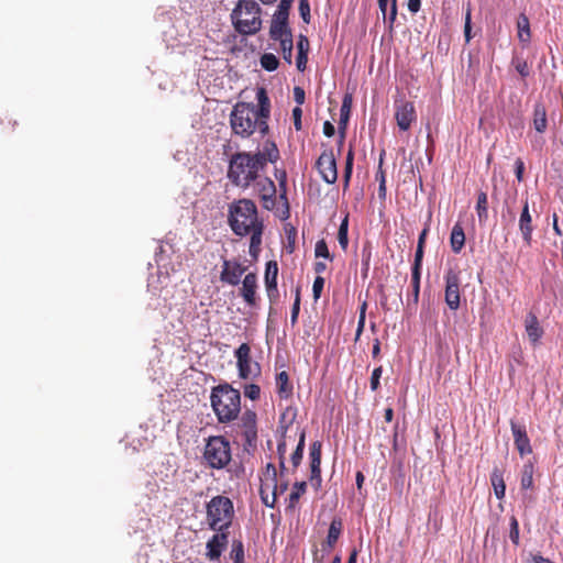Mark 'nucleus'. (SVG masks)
<instances>
[{"instance_id": "obj_1", "label": "nucleus", "mask_w": 563, "mask_h": 563, "mask_svg": "<svg viewBox=\"0 0 563 563\" xmlns=\"http://www.w3.org/2000/svg\"><path fill=\"white\" fill-rule=\"evenodd\" d=\"M265 170L262 155L252 152H236L231 155L227 177L232 185L249 188Z\"/></svg>"}, {"instance_id": "obj_2", "label": "nucleus", "mask_w": 563, "mask_h": 563, "mask_svg": "<svg viewBox=\"0 0 563 563\" xmlns=\"http://www.w3.org/2000/svg\"><path fill=\"white\" fill-rule=\"evenodd\" d=\"M210 404L218 421L229 423L241 412V394L228 383L219 384L211 388Z\"/></svg>"}, {"instance_id": "obj_3", "label": "nucleus", "mask_w": 563, "mask_h": 563, "mask_svg": "<svg viewBox=\"0 0 563 563\" xmlns=\"http://www.w3.org/2000/svg\"><path fill=\"white\" fill-rule=\"evenodd\" d=\"M263 223L255 202L247 198L234 200L228 208V224L238 236H246L251 228Z\"/></svg>"}, {"instance_id": "obj_4", "label": "nucleus", "mask_w": 563, "mask_h": 563, "mask_svg": "<svg viewBox=\"0 0 563 563\" xmlns=\"http://www.w3.org/2000/svg\"><path fill=\"white\" fill-rule=\"evenodd\" d=\"M262 9L255 0H239L232 10L234 29L242 35H254L262 29Z\"/></svg>"}, {"instance_id": "obj_5", "label": "nucleus", "mask_w": 563, "mask_h": 563, "mask_svg": "<svg viewBox=\"0 0 563 563\" xmlns=\"http://www.w3.org/2000/svg\"><path fill=\"white\" fill-rule=\"evenodd\" d=\"M254 112V103L245 101L236 102L229 118L232 134L242 139H249L256 130L260 131V119Z\"/></svg>"}, {"instance_id": "obj_6", "label": "nucleus", "mask_w": 563, "mask_h": 563, "mask_svg": "<svg viewBox=\"0 0 563 563\" xmlns=\"http://www.w3.org/2000/svg\"><path fill=\"white\" fill-rule=\"evenodd\" d=\"M207 522L210 530H229L234 517L232 500L222 495L214 496L206 506Z\"/></svg>"}, {"instance_id": "obj_7", "label": "nucleus", "mask_w": 563, "mask_h": 563, "mask_svg": "<svg viewBox=\"0 0 563 563\" xmlns=\"http://www.w3.org/2000/svg\"><path fill=\"white\" fill-rule=\"evenodd\" d=\"M209 467L222 470L231 462V445L223 435L209 437L203 451Z\"/></svg>"}, {"instance_id": "obj_8", "label": "nucleus", "mask_w": 563, "mask_h": 563, "mask_svg": "<svg viewBox=\"0 0 563 563\" xmlns=\"http://www.w3.org/2000/svg\"><path fill=\"white\" fill-rule=\"evenodd\" d=\"M445 280V290H444V300L448 307L455 311L460 308L461 305V295H460V276L459 273L453 271L452 268L448 269L444 275Z\"/></svg>"}, {"instance_id": "obj_9", "label": "nucleus", "mask_w": 563, "mask_h": 563, "mask_svg": "<svg viewBox=\"0 0 563 563\" xmlns=\"http://www.w3.org/2000/svg\"><path fill=\"white\" fill-rule=\"evenodd\" d=\"M257 106H255V115L260 119V133L265 136L269 132L268 119L271 117V100L266 88L256 89Z\"/></svg>"}, {"instance_id": "obj_10", "label": "nucleus", "mask_w": 563, "mask_h": 563, "mask_svg": "<svg viewBox=\"0 0 563 563\" xmlns=\"http://www.w3.org/2000/svg\"><path fill=\"white\" fill-rule=\"evenodd\" d=\"M316 167L321 175V178L330 185H333L338 179V169L335 156L330 151H323L316 162Z\"/></svg>"}, {"instance_id": "obj_11", "label": "nucleus", "mask_w": 563, "mask_h": 563, "mask_svg": "<svg viewBox=\"0 0 563 563\" xmlns=\"http://www.w3.org/2000/svg\"><path fill=\"white\" fill-rule=\"evenodd\" d=\"M216 533L206 543V558L216 562L219 561L229 543V530H213Z\"/></svg>"}, {"instance_id": "obj_12", "label": "nucleus", "mask_w": 563, "mask_h": 563, "mask_svg": "<svg viewBox=\"0 0 563 563\" xmlns=\"http://www.w3.org/2000/svg\"><path fill=\"white\" fill-rule=\"evenodd\" d=\"M243 429L244 446L255 448L257 443V416L252 409H246L240 419Z\"/></svg>"}, {"instance_id": "obj_13", "label": "nucleus", "mask_w": 563, "mask_h": 563, "mask_svg": "<svg viewBox=\"0 0 563 563\" xmlns=\"http://www.w3.org/2000/svg\"><path fill=\"white\" fill-rule=\"evenodd\" d=\"M395 109V119L398 128L401 131H408L411 123L417 119L413 103L410 101H396Z\"/></svg>"}, {"instance_id": "obj_14", "label": "nucleus", "mask_w": 563, "mask_h": 563, "mask_svg": "<svg viewBox=\"0 0 563 563\" xmlns=\"http://www.w3.org/2000/svg\"><path fill=\"white\" fill-rule=\"evenodd\" d=\"M245 271L246 267L242 266L238 261L223 260L220 280L231 286H238Z\"/></svg>"}, {"instance_id": "obj_15", "label": "nucleus", "mask_w": 563, "mask_h": 563, "mask_svg": "<svg viewBox=\"0 0 563 563\" xmlns=\"http://www.w3.org/2000/svg\"><path fill=\"white\" fill-rule=\"evenodd\" d=\"M519 232L522 236V240L527 246H531L532 243V233L534 230V227L532 224V217L529 210V203L528 199L523 201L522 210L520 212L519 217Z\"/></svg>"}, {"instance_id": "obj_16", "label": "nucleus", "mask_w": 563, "mask_h": 563, "mask_svg": "<svg viewBox=\"0 0 563 563\" xmlns=\"http://www.w3.org/2000/svg\"><path fill=\"white\" fill-rule=\"evenodd\" d=\"M269 37L276 42L292 37L289 19L273 14L269 27Z\"/></svg>"}, {"instance_id": "obj_17", "label": "nucleus", "mask_w": 563, "mask_h": 563, "mask_svg": "<svg viewBox=\"0 0 563 563\" xmlns=\"http://www.w3.org/2000/svg\"><path fill=\"white\" fill-rule=\"evenodd\" d=\"M256 289H257V276L255 273H249L245 275L244 279L242 280V288H241V296L243 300L246 302L250 307H255L257 297H256Z\"/></svg>"}, {"instance_id": "obj_18", "label": "nucleus", "mask_w": 563, "mask_h": 563, "mask_svg": "<svg viewBox=\"0 0 563 563\" xmlns=\"http://www.w3.org/2000/svg\"><path fill=\"white\" fill-rule=\"evenodd\" d=\"M343 529L342 519L339 517H334L330 523L328 536L325 540L321 543L322 551L328 554L334 548L338 542Z\"/></svg>"}, {"instance_id": "obj_19", "label": "nucleus", "mask_w": 563, "mask_h": 563, "mask_svg": "<svg viewBox=\"0 0 563 563\" xmlns=\"http://www.w3.org/2000/svg\"><path fill=\"white\" fill-rule=\"evenodd\" d=\"M511 432L514 435L516 448L521 455L529 454L532 452L530 440L527 435L526 428L511 421Z\"/></svg>"}, {"instance_id": "obj_20", "label": "nucleus", "mask_w": 563, "mask_h": 563, "mask_svg": "<svg viewBox=\"0 0 563 563\" xmlns=\"http://www.w3.org/2000/svg\"><path fill=\"white\" fill-rule=\"evenodd\" d=\"M352 107V96L350 93H345L342 100V106L340 110V121H339V131H340V140L339 147L343 145L344 142V133L350 119V112Z\"/></svg>"}, {"instance_id": "obj_21", "label": "nucleus", "mask_w": 563, "mask_h": 563, "mask_svg": "<svg viewBox=\"0 0 563 563\" xmlns=\"http://www.w3.org/2000/svg\"><path fill=\"white\" fill-rule=\"evenodd\" d=\"M525 328L530 342L536 345L543 335V329L540 327L539 320L532 312L528 313L525 320Z\"/></svg>"}, {"instance_id": "obj_22", "label": "nucleus", "mask_w": 563, "mask_h": 563, "mask_svg": "<svg viewBox=\"0 0 563 563\" xmlns=\"http://www.w3.org/2000/svg\"><path fill=\"white\" fill-rule=\"evenodd\" d=\"M451 249L459 254L465 244V233L462 225L457 222L453 225L450 236Z\"/></svg>"}, {"instance_id": "obj_23", "label": "nucleus", "mask_w": 563, "mask_h": 563, "mask_svg": "<svg viewBox=\"0 0 563 563\" xmlns=\"http://www.w3.org/2000/svg\"><path fill=\"white\" fill-rule=\"evenodd\" d=\"M256 154L262 155L264 159V167H267L268 163H276L279 158V151L275 142L267 140L264 143L263 150L255 152Z\"/></svg>"}, {"instance_id": "obj_24", "label": "nucleus", "mask_w": 563, "mask_h": 563, "mask_svg": "<svg viewBox=\"0 0 563 563\" xmlns=\"http://www.w3.org/2000/svg\"><path fill=\"white\" fill-rule=\"evenodd\" d=\"M533 126L539 133H543L548 126L547 110L545 107L537 102L533 109Z\"/></svg>"}, {"instance_id": "obj_25", "label": "nucleus", "mask_w": 563, "mask_h": 563, "mask_svg": "<svg viewBox=\"0 0 563 563\" xmlns=\"http://www.w3.org/2000/svg\"><path fill=\"white\" fill-rule=\"evenodd\" d=\"M490 483L494 487V493L497 499L501 500L506 494V484L504 481L503 472L498 467H494L490 474Z\"/></svg>"}, {"instance_id": "obj_26", "label": "nucleus", "mask_w": 563, "mask_h": 563, "mask_svg": "<svg viewBox=\"0 0 563 563\" xmlns=\"http://www.w3.org/2000/svg\"><path fill=\"white\" fill-rule=\"evenodd\" d=\"M518 38L520 43L528 44L531 38L530 22L525 13H520L517 20Z\"/></svg>"}, {"instance_id": "obj_27", "label": "nucleus", "mask_w": 563, "mask_h": 563, "mask_svg": "<svg viewBox=\"0 0 563 563\" xmlns=\"http://www.w3.org/2000/svg\"><path fill=\"white\" fill-rule=\"evenodd\" d=\"M269 489H271V485L268 483H262L261 489H260V495H261L262 503L266 507L274 508L276 498H277V483H275V485H273L271 494L268 493Z\"/></svg>"}, {"instance_id": "obj_28", "label": "nucleus", "mask_w": 563, "mask_h": 563, "mask_svg": "<svg viewBox=\"0 0 563 563\" xmlns=\"http://www.w3.org/2000/svg\"><path fill=\"white\" fill-rule=\"evenodd\" d=\"M307 490V483L301 481V482H296L294 485H292V490L288 497V505H287V510H294L301 497V495H303Z\"/></svg>"}, {"instance_id": "obj_29", "label": "nucleus", "mask_w": 563, "mask_h": 563, "mask_svg": "<svg viewBox=\"0 0 563 563\" xmlns=\"http://www.w3.org/2000/svg\"><path fill=\"white\" fill-rule=\"evenodd\" d=\"M475 209H476V213H477L479 223L481 224L485 223L488 219V201H487L486 192H484V191L478 192Z\"/></svg>"}, {"instance_id": "obj_30", "label": "nucleus", "mask_w": 563, "mask_h": 563, "mask_svg": "<svg viewBox=\"0 0 563 563\" xmlns=\"http://www.w3.org/2000/svg\"><path fill=\"white\" fill-rule=\"evenodd\" d=\"M278 278V264L276 261H268L265 264L264 284L265 287L276 286Z\"/></svg>"}, {"instance_id": "obj_31", "label": "nucleus", "mask_w": 563, "mask_h": 563, "mask_svg": "<svg viewBox=\"0 0 563 563\" xmlns=\"http://www.w3.org/2000/svg\"><path fill=\"white\" fill-rule=\"evenodd\" d=\"M277 391L282 397H288L292 391L287 372L283 371L276 375Z\"/></svg>"}, {"instance_id": "obj_32", "label": "nucleus", "mask_w": 563, "mask_h": 563, "mask_svg": "<svg viewBox=\"0 0 563 563\" xmlns=\"http://www.w3.org/2000/svg\"><path fill=\"white\" fill-rule=\"evenodd\" d=\"M321 441H313L310 445L309 457H310V468H313V473H317V467H321Z\"/></svg>"}, {"instance_id": "obj_33", "label": "nucleus", "mask_w": 563, "mask_h": 563, "mask_svg": "<svg viewBox=\"0 0 563 563\" xmlns=\"http://www.w3.org/2000/svg\"><path fill=\"white\" fill-rule=\"evenodd\" d=\"M230 559L233 563H244L245 552L244 544L241 539H233L231 543Z\"/></svg>"}, {"instance_id": "obj_34", "label": "nucleus", "mask_w": 563, "mask_h": 563, "mask_svg": "<svg viewBox=\"0 0 563 563\" xmlns=\"http://www.w3.org/2000/svg\"><path fill=\"white\" fill-rule=\"evenodd\" d=\"M520 486L522 489L533 487V464L531 461H528L522 466Z\"/></svg>"}, {"instance_id": "obj_35", "label": "nucleus", "mask_w": 563, "mask_h": 563, "mask_svg": "<svg viewBox=\"0 0 563 563\" xmlns=\"http://www.w3.org/2000/svg\"><path fill=\"white\" fill-rule=\"evenodd\" d=\"M260 63L266 71H274L279 66V59L273 53H264L260 58Z\"/></svg>"}, {"instance_id": "obj_36", "label": "nucleus", "mask_w": 563, "mask_h": 563, "mask_svg": "<svg viewBox=\"0 0 563 563\" xmlns=\"http://www.w3.org/2000/svg\"><path fill=\"white\" fill-rule=\"evenodd\" d=\"M254 184L257 186L260 196L277 192L274 181L268 177H260Z\"/></svg>"}, {"instance_id": "obj_37", "label": "nucleus", "mask_w": 563, "mask_h": 563, "mask_svg": "<svg viewBox=\"0 0 563 563\" xmlns=\"http://www.w3.org/2000/svg\"><path fill=\"white\" fill-rule=\"evenodd\" d=\"M264 232V222L256 225L255 228L250 229L249 235L250 238V246L252 249H257L262 244V236Z\"/></svg>"}, {"instance_id": "obj_38", "label": "nucleus", "mask_w": 563, "mask_h": 563, "mask_svg": "<svg viewBox=\"0 0 563 563\" xmlns=\"http://www.w3.org/2000/svg\"><path fill=\"white\" fill-rule=\"evenodd\" d=\"M349 219L347 217H345L340 227H339V231H338V241H339V244L340 246L345 250L349 245Z\"/></svg>"}, {"instance_id": "obj_39", "label": "nucleus", "mask_w": 563, "mask_h": 563, "mask_svg": "<svg viewBox=\"0 0 563 563\" xmlns=\"http://www.w3.org/2000/svg\"><path fill=\"white\" fill-rule=\"evenodd\" d=\"M278 42L280 44V49H282V53H283V58L285 59V62L287 64L290 65L292 63L294 38L292 37L285 38V40L278 41Z\"/></svg>"}, {"instance_id": "obj_40", "label": "nucleus", "mask_w": 563, "mask_h": 563, "mask_svg": "<svg viewBox=\"0 0 563 563\" xmlns=\"http://www.w3.org/2000/svg\"><path fill=\"white\" fill-rule=\"evenodd\" d=\"M353 163H354V154H353V151L350 150L346 155L344 174H343L344 189L349 187L350 179H351V176L353 173Z\"/></svg>"}, {"instance_id": "obj_41", "label": "nucleus", "mask_w": 563, "mask_h": 563, "mask_svg": "<svg viewBox=\"0 0 563 563\" xmlns=\"http://www.w3.org/2000/svg\"><path fill=\"white\" fill-rule=\"evenodd\" d=\"M300 312V288L297 287L295 291V300L291 307V314H290V323L291 325H295L298 321V316Z\"/></svg>"}, {"instance_id": "obj_42", "label": "nucleus", "mask_w": 563, "mask_h": 563, "mask_svg": "<svg viewBox=\"0 0 563 563\" xmlns=\"http://www.w3.org/2000/svg\"><path fill=\"white\" fill-rule=\"evenodd\" d=\"M314 255L316 257H323L330 261L333 260V255L330 254L327 242L324 240H319L316 243Z\"/></svg>"}, {"instance_id": "obj_43", "label": "nucleus", "mask_w": 563, "mask_h": 563, "mask_svg": "<svg viewBox=\"0 0 563 563\" xmlns=\"http://www.w3.org/2000/svg\"><path fill=\"white\" fill-rule=\"evenodd\" d=\"M509 526H510L509 539L511 540V542L515 545H518L519 544V540H520V537H519V522H518V520H517V518L515 516L510 517Z\"/></svg>"}, {"instance_id": "obj_44", "label": "nucleus", "mask_w": 563, "mask_h": 563, "mask_svg": "<svg viewBox=\"0 0 563 563\" xmlns=\"http://www.w3.org/2000/svg\"><path fill=\"white\" fill-rule=\"evenodd\" d=\"M250 353H251V349H250V345L247 343H242L235 351H234V356L236 358V362H245V361H250L251 357H250Z\"/></svg>"}, {"instance_id": "obj_45", "label": "nucleus", "mask_w": 563, "mask_h": 563, "mask_svg": "<svg viewBox=\"0 0 563 563\" xmlns=\"http://www.w3.org/2000/svg\"><path fill=\"white\" fill-rule=\"evenodd\" d=\"M298 10L302 21L307 24L310 23L311 14L309 0H299Z\"/></svg>"}, {"instance_id": "obj_46", "label": "nucleus", "mask_w": 563, "mask_h": 563, "mask_svg": "<svg viewBox=\"0 0 563 563\" xmlns=\"http://www.w3.org/2000/svg\"><path fill=\"white\" fill-rule=\"evenodd\" d=\"M261 395V388L256 384H247L244 386V396L251 400H257Z\"/></svg>"}, {"instance_id": "obj_47", "label": "nucleus", "mask_w": 563, "mask_h": 563, "mask_svg": "<svg viewBox=\"0 0 563 563\" xmlns=\"http://www.w3.org/2000/svg\"><path fill=\"white\" fill-rule=\"evenodd\" d=\"M291 5H292V3L287 2L286 0H280L277 5V9L274 12V15L289 19V12H290Z\"/></svg>"}, {"instance_id": "obj_48", "label": "nucleus", "mask_w": 563, "mask_h": 563, "mask_svg": "<svg viewBox=\"0 0 563 563\" xmlns=\"http://www.w3.org/2000/svg\"><path fill=\"white\" fill-rule=\"evenodd\" d=\"M239 377L242 379H247L251 376V360L245 362H236Z\"/></svg>"}, {"instance_id": "obj_49", "label": "nucleus", "mask_w": 563, "mask_h": 563, "mask_svg": "<svg viewBox=\"0 0 563 563\" xmlns=\"http://www.w3.org/2000/svg\"><path fill=\"white\" fill-rule=\"evenodd\" d=\"M397 18V0H391L389 13L386 12V20L384 22L388 24L389 30H393L394 22Z\"/></svg>"}, {"instance_id": "obj_50", "label": "nucleus", "mask_w": 563, "mask_h": 563, "mask_svg": "<svg viewBox=\"0 0 563 563\" xmlns=\"http://www.w3.org/2000/svg\"><path fill=\"white\" fill-rule=\"evenodd\" d=\"M323 287H324V278L321 276H317L312 284V295H313V299L316 301L320 298Z\"/></svg>"}, {"instance_id": "obj_51", "label": "nucleus", "mask_w": 563, "mask_h": 563, "mask_svg": "<svg viewBox=\"0 0 563 563\" xmlns=\"http://www.w3.org/2000/svg\"><path fill=\"white\" fill-rule=\"evenodd\" d=\"M382 374H383V367L379 366V367H376L373 369L372 372V375H371V389L373 391H376L380 385V377H382Z\"/></svg>"}, {"instance_id": "obj_52", "label": "nucleus", "mask_w": 563, "mask_h": 563, "mask_svg": "<svg viewBox=\"0 0 563 563\" xmlns=\"http://www.w3.org/2000/svg\"><path fill=\"white\" fill-rule=\"evenodd\" d=\"M260 198L263 202L264 209H266L268 211L274 210V208L276 206V194L262 195V196H260Z\"/></svg>"}, {"instance_id": "obj_53", "label": "nucleus", "mask_w": 563, "mask_h": 563, "mask_svg": "<svg viewBox=\"0 0 563 563\" xmlns=\"http://www.w3.org/2000/svg\"><path fill=\"white\" fill-rule=\"evenodd\" d=\"M421 268L418 266L411 267V287L416 288V291H420Z\"/></svg>"}, {"instance_id": "obj_54", "label": "nucleus", "mask_w": 563, "mask_h": 563, "mask_svg": "<svg viewBox=\"0 0 563 563\" xmlns=\"http://www.w3.org/2000/svg\"><path fill=\"white\" fill-rule=\"evenodd\" d=\"M366 307H367V305L364 301L360 308V317H358L357 329H356V338H358L361 335V333L363 332L364 327H365Z\"/></svg>"}, {"instance_id": "obj_55", "label": "nucleus", "mask_w": 563, "mask_h": 563, "mask_svg": "<svg viewBox=\"0 0 563 563\" xmlns=\"http://www.w3.org/2000/svg\"><path fill=\"white\" fill-rule=\"evenodd\" d=\"M419 294L420 291H416V288H412L411 294L408 295L407 298V310L411 311L416 309L419 301Z\"/></svg>"}, {"instance_id": "obj_56", "label": "nucleus", "mask_w": 563, "mask_h": 563, "mask_svg": "<svg viewBox=\"0 0 563 563\" xmlns=\"http://www.w3.org/2000/svg\"><path fill=\"white\" fill-rule=\"evenodd\" d=\"M297 51H298V53H302V54H308L309 53V40L303 34H300L298 36Z\"/></svg>"}, {"instance_id": "obj_57", "label": "nucleus", "mask_w": 563, "mask_h": 563, "mask_svg": "<svg viewBox=\"0 0 563 563\" xmlns=\"http://www.w3.org/2000/svg\"><path fill=\"white\" fill-rule=\"evenodd\" d=\"M265 288H266L267 298H268L271 305L276 303L278 301V299H279V290H278L277 285L276 286H268V287H265Z\"/></svg>"}, {"instance_id": "obj_58", "label": "nucleus", "mask_w": 563, "mask_h": 563, "mask_svg": "<svg viewBox=\"0 0 563 563\" xmlns=\"http://www.w3.org/2000/svg\"><path fill=\"white\" fill-rule=\"evenodd\" d=\"M310 483L316 488L319 489L321 487L322 478H321V467H317V473H313V468H310Z\"/></svg>"}, {"instance_id": "obj_59", "label": "nucleus", "mask_w": 563, "mask_h": 563, "mask_svg": "<svg viewBox=\"0 0 563 563\" xmlns=\"http://www.w3.org/2000/svg\"><path fill=\"white\" fill-rule=\"evenodd\" d=\"M301 117H302V110L300 107H295L292 109V120H294V126L297 131H300L302 128L301 124Z\"/></svg>"}, {"instance_id": "obj_60", "label": "nucleus", "mask_w": 563, "mask_h": 563, "mask_svg": "<svg viewBox=\"0 0 563 563\" xmlns=\"http://www.w3.org/2000/svg\"><path fill=\"white\" fill-rule=\"evenodd\" d=\"M525 163L521 158H517L515 162V175L519 183L523 180Z\"/></svg>"}, {"instance_id": "obj_61", "label": "nucleus", "mask_w": 563, "mask_h": 563, "mask_svg": "<svg viewBox=\"0 0 563 563\" xmlns=\"http://www.w3.org/2000/svg\"><path fill=\"white\" fill-rule=\"evenodd\" d=\"M472 22H471V11L468 10L465 16V23H464V36L466 43H468L472 38Z\"/></svg>"}, {"instance_id": "obj_62", "label": "nucleus", "mask_w": 563, "mask_h": 563, "mask_svg": "<svg viewBox=\"0 0 563 563\" xmlns=\"http://www.w3.org/2000/svg\"><path fill=\"white\" fill-rule=\"evenodd\" d=\"M306 92L303 88L296 86L294 88V99L297 103V107H300L305 102Z\"/></svg>"}, {"instance_id": "obj_63", "label": "nucleus", "mask_w": 563, "mask_h": 563, "mask_svg": "<svg viewBox=\"0 0 563 563\" xmlns=\"http://www.w3.org/2000/svg\"><path fill=\"white\" fill-rule=\"evenodd\" d=\"M307 62L308 54L297 53L296 66L299 71H303L306 69Z\"/></svg>"}, {"instance_id": "obj_64", "label": "nucleus", "mask_w": 563, "mask_h": 563, "mask_svg": "<svg viewBox=\"0 0 563 563\" xmlns=\"http://www.w3.org/2000/svg\"><path fill=\"white\" fill-rule=\"evenodd\" d=\"M516 70L520 74L521 77H528L530 71H529V67H528V64L526 60H519L517 64H516Z\"/></svg>"}]
</instances>
